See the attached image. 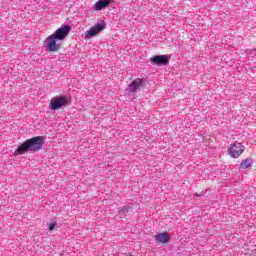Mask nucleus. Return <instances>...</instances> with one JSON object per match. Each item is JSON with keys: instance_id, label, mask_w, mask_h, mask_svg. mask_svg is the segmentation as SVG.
Segmentation results:
<instances>
[{"instance_id": "7ed1b4c3", "label": "nucleus", "mask_w": 256, "mask_h": 256, "mask_svg": "<svg viewBox=\"0 0 256 256\" xmlns=\"http://www.w3.org/2000/svg\"><path fill=\"white\" fill-rule=\"evenodd\" d=\"M69 105V98L66 95L56 96L50 100V109L57 111L61 107H67Z\"/></svg>"}, {"instance_id": "0eeeda50", "label": "nucleus", "mask_w": 256, "mask_h": 256, "mask_svg": "<svg viewBox=\"0 0 256 256\" xmlns=\"http://www.w3.org/2000/svg\"><path fill=\"white\" fill-rule=\"evenodd\" d=\"M106 27L105 22H102L100 24H96L95 26L91 27L89 31H87L86 35L89 37H95V35L101 33Z\"/></svg>"}, {"instance_id": "39448f33", "label": "nucleus", "mask_w": 256, "mask_h": 256, "mask_svg": "<svg viewBox=\"0 0 256 256\" xmlns=\"http://www.w3.org/2000/svg\"><path fill=\"white\" fill-rule=\"evenodd\" d=\"M171 241V236L167 232H162L154 236V242L156 245H165Z\"/></svg>"}, {"instance_id": "6e6552de", "label": "nucleus", "mask_w": 256, "mask_h": 256, "mask_svg": "<svg viewBox=\"0 0 256 256\" xmlns=\"http://www.w3.org/2000/svg\"><path fill=\"white\" fill-rule=\"evenodd\" d=\"M143 85V79L137 78L135 79L130 85V91L131 93H135V91L139 90L140 87Z\"/></svg>"}, {"instance_id": "f257e3e1", "label": "nucleus", "mask_w": 256, "mask_h": 256, "mask_svg": "<svg viewBox=\"0 0 256 256\" xmlns=\"http://www.w3.org/2000/svg\"><path fill=\"white\" fill-rule=\"evenodd\" d=\"M69 31H71V26L64 25L58 28L54 34L48 36L45 40L46 51H48V53H57L61 51V44L57 43V41H63L65 37L69 35Z\"/></svg>"}, {"instance_id": "20e7f679", "label": "nucleus", "mask_w": 256, "mask_h": 256, "mask_svg": "<svg viewBox=\"0 0 256 256\" xmlns=\"http://www.w3.org/2000/svg\"><path fill=\"white\" fill-rule=\"evenodd\" d=\"M244 152L245 146L240 142H234L228 148V154L230 155V157H233V159H238V157H241Z\"/></svg>"}, {"instance_id": "423d86ee", "label": "nucleus", "mask_w": 256, "mask_h": 256, "mask_svg": "<svg viewBox=\"0 0 256 256\" xmlns=\"http://www.w3.org/2000/svg\"><path fill=\"white\" fill-rule=\"evenodd\" d=\"M150 63H153L154 65H169V56L156 55L150 58Z\"/></svg>"}, {"instance_id": "1a4fd4ad", "label": "nucleus", "mask_w": 256, "mask_h": 256, "mask_svg": "<svg viewBox=\"0 0 256 256\" xmlns=\"http://www.w3.org/2000/svg\"><path fill=\"white\" fill-rule=\"evenodd\" d=\"M109 0H98L94 5V11H101V9H105V7H109Z\"/></svg>"}, {"instance_id": "f03ea898", "label": "nucleus", "mask_w": 256, "mask_h": 256, "mask_svg": "<svg viewBox=\"0 0 256 256\" xmlns=\"http://www.w3.org/2000/svg\"><path fill=\"white\" fill-rule=\"evenodd\" d=\"M45 144V137L36 136L26 140L16 151V155H24L27 151L37 152L43 149V145Z\"/></svg>"}, {"instance_id": "9b49d317", "label": "nucleus", "mask_w": 256, "mask_h": 256, "mask_svg": "<svg viewBox=\"0 0 256 256\" xmlns=\"http://www.w3.org/2000/svg\"><path fill=\"white\" fill-rule=\"evenodd\" d=\"M53 229H55V224H51V225L49 226V231H53Z\"/></svg>"}, {"instance_id": "9d476101", "label": "nucleus", "mask_w": 256, "mask_h": 256, "mask_svg": "<svg viewBox=\"0 0 256 256\" xmlns=\"http://www.w3.org/2000/svg\"><path fill=\"white\" fill-rule=\"evenodd\" d=\"M241 169H249L251 167V158H246L240 163Z\"/></svg>"}]
</instances>
